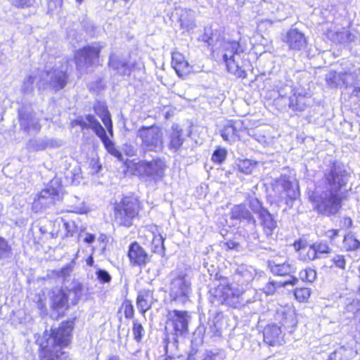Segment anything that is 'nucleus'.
I'll return each mask as SVG.
<instances>
[{
    "instance_id": "obj_1",
    "label": "nucleus",
    "mask_w": 360,
    "mask_h": 360,
    "mask_svg": "<svg viewBox=\"0 0 360 360\" xmlns=\"http://www.w3.org/2000/svg\"><path fill=\"white\" fill-rule=\"evenodd\" d=\"M72 329L73 322L65 321L58 328L51 329L50 333L46 330L41 339L38 340L41 360H71L62 349L70 344Z\"/></svg>"
},
{
    "instance_id": "obj_2",
    "label": "nucleus",
    "mask_w": 360,
    "mask_h": 360,
    "mask_svg": "<svg viewBox=\"0 0 360 360\" xmlns=\"http://www.w3.org/2000/svg\"><path fill=\"white\" fill-rule=\"evenodd\" d=\"M67 63L62 64L60 68L56 67L50 69L48 66L46 70L40 73L29 75L25 77L22 89L25 93L31 92L34 89V84L39 89H46L48 86L57 91L63 89L68 81Z\"/></svg>"
},
{
    "instance_id": "obj_3",
    "label": "nucleus",
    "mask_w": 360,
    "mask_h": 360,
    "mask_svg": "<svg viewBox=\"0 0 360 360\" xmlns=\"http://www.w3.org/2000/svg\"><path fill=\"white\" fill-rule=\"evenodd\" d=\"M72 124L80 126L82 129H91L101 139L107 151L118 160H122V153L116 148L114 142L107 136L105 129L94 115H87L85 117H79L72 121Z\"/></svg>"
},
{
    "instance_id": "obj_4",
    "label": "nucleus",
    "mask_w": 360,
    "mask_h": 360,
    "mask_svg": "<svg viewBox=\"0 0 360 360\" xmlns=\"http://www.w3.org/2000/svg\"><path fill=\"white\" fill-rule=\"evenodd\" d=\"M319 212L330 216L338 213L341 207V198L339 192L332 191H320L316 189L310 197Z\"/></svg>"
},
{
    "instance_id": "obj_5",
    "label": "nucleus",
    "mask_w": 360,
    "mask_h": 360,
    "mask_svg": "<svg viewBox=\"0 0 360 360\" xmlns=\"http://www.w3.org/2000/svg\"><path fill=\"white\" fill-rule=\"evenodd\" d=\"M136 136L141 140V146L143 150L158 152L162 150L164 133L161 127L142 126L138 129Z\"/></svg>"
},
{
    "instance_id": "obj_6",
    "label": "nucleus",
    "mask_w": 360,
    "mask_h": 360,
    "mask_svg": "<svg viewBox=\"0 0 360 360\" xmlns=\"http://www.w3.org/2000/svg\"><path fill=\"white\" fill-rule=\"evenodd\" d=\"M139 201L131 197H124L114 208V221L119 226L129 227L138 214Z\"/></svg>"
},
{
    "instance_id": "obj_7",
    "label": "nucleus",
    "mask_w": 360,
    "mask_h": 360,
    "mask_svg": "<svg viewBox=\"0 0 360 360\" xmlns=\"http://www.w3.org/2000/svg\"><path fill=\"white\" fill-rule=\"evenodd\" d=\"M240 46L236 41H227L224 44L223 59L226 63L227 70L229 72L239 78H245L246 72L239 65L240 58Z\"/></svg>"
},
{
    "instance_id": "obj_8",
    "label": "nucleus",
    "mask_w": 360,
    "mask_h": 360,
    "mask_svg": "<svg viewBox=\"0 0 360 360\" xmlns=\"http://www.w3.org/2000/svg\"><path fill=\"white\" fill-rule=\"evenodd\" d=\"M169 295L176 301L184 303L191 291V283L188 276L184 271L171 272Z\"/></svg>"
},
{
    "instance_id": "obj_9",
    "label": "nucleus",
    "mask_w": 360,
    "mask_h": 360,
    "mask_svg": "<svg viewBox=\"0 0 360 360\" xmlns=\"http://www.w3.org/2000/svg\"><path fill=\"white\" fill-rule=\"evenodd\" d=\"M278 100H285L288 105L293 110L303 111L309 105L311 98L303 89H295L291 86L285 85L278 90Z\"/></svg>"
},
{
    "instance_id": "obj_10",
    "label": "nucleus",
    "mask_w": 360,
    "mask_h": 360,
    "mask_svg": "<svg viewBox=\"0 0 360 360\" xmlns=\"http://www.w3.org/2000/svg\"><path fill=\"white\" fill-rule=\"evenodd\" d=\"M326 189L333 192H339L348 181V176L340 165L333 163L328 171L325 172Z\"/></svg>"
},
{
    "instance_id": "obj_11",
    "label": "nucleus",
    "mask_w": 360,
    "mask_h": 360,
    "mask_svg": "<svg viewBox=\"0 0 360 360\" xmlns=\"http://www.w3.org/2000/svg\"><path fill=\"white\" fill-rule=\"evenodd\" d=\"M103 47L100 43H95L77 51L75 56L77 68L81 70L95 63Z\"/></svg>"
},
{
    "instance_id": "obj_12",
    "label": "nucleus",
    "mask_w": 360,
    "mask_h": 360,
    "mask_svg": "<svg viewBox=\"0 0 360 360\" xmlns=\"http://www.w3.org/2000/svg\"><path fill=\"white\" fill-rule=\"evenodd\" d=\"M190 316L187 311L174 310L168 314L166 329L171 327L176 335H182L188 331Z\"/></svg>"
},
{
    "instance_id": "obj_13",
    "label": "nucleus",
    "mask_w": 360,
    "mask_h": 360,
    "mask_svg": "<svg viewBox=\"0 0 360 360\" xmlns=\"http://www.w3.org/2000/svg\"><path fill=\"white\" fill-rule=\"evenodd\" d=\"M137 168L143 174L150 177L155 181H158L162 179L165 176L166 164L161 159H156L150 162L141 161L138 163Z\"/></svg>"
},
{
    "instance_id": "obj_14",
    "label": "nucleus",
    "mask_w": 360,
    "mask_h": 360,
    "mask_svg": "<svg viewBox=\"0 0 360 360\" xmlns=\"http://www.w3.org/2000/svg\"><path fill=\"white\" fill-rule=\"evenodd\" d=\"M247 128L241 120L228 121L221 130V136L225 141L233 143L240 139Z\"/></svg>"
},
{
    "instance_id": "obj_15",
    "label": "nucleus",
    "mask_w": 360,
    "mask_h": 360,
    "mask_svg": "<svg viewBox=\"0 0 360 360\" xmlns=\"http://www.w3.org/2000/svg\"><path fill=\"white\" fill-rule=\"evenodd\" d=\"M62 191L61 185L57 180L51 181L39 194V201L41 204H53L60 199Z\"/></svg>"
},
{
    "instance_id": "obj_16",
    "label": "nucleus",
    "mask_w": 360,
    "mask_h": 360,
    "mask_svg": "<svg viewBox=\"0 0 360 360\" xmlns=\"http://www.w3.org/2000/svg\"><path fill=\"white\" fill-rule=\"evenodd\" d=\"M167 136L168 148L175 153L179 151L185 140L183 135V129L179 124H173L167 131Z\"/></svg>"
},
{
    "instance_id": "obj_17",
    "label": "nucleus",
    "mask_w": 360,
    "mask_h": 360,
    "mask_svg": "<svg viewBox=\"0 0 360 360\" xmlns=\"http://www.w3.org/2000/svg\"><path fill=\"white\" fill-rule=\"evenodd\" d=\"M354 77L350 72H337L330 71L326 75L327 84L330 87H347L353 81Z\"/></svg>"
},
{
    "instance_id": "obj_18",
    "label": "nucleus",
    "mask_w": 360,
    "mask_h": 360,
    "mask_svg": "<svg viewBox=\"0 0 360 360\" xmlns=\"http://www.w3.org/2000/svg\"><path fill=\"white\" fill-rule=\"evenodd\" d=\"M213 302V295L216 300L220 303L226 302L228 304L233 305L237 304V300H234V288L229 285H219L216 289L210 290Z\"/></svg>"
},
{
    "instance_id": "obj_19",
    "label": "nucleus",
    "mask_w": 360,
    "mask_h": 360,
    "mask_svg": "<svg viewBox=\"0 0 360 360\" xmlns=\"http://www.w3.org/2000/svg\"><path fill=\"white\" fill-rule=\"evenodd\" d=\"M127 255L133 266L145 265L149 260L148 253L136 242H134L129 245Z\"/></svg>"
},
{
    "instance_id": "obj_20",
    "label": "nucleus",
    "mask_w": 360,
    "mask_h": 360,
    "mask_svg": "<svg viewBox=\"0 0 360 360\" xmlns=\"http://www.w3.org/2000/svg\"><path fill=\"white\" fill-rule=\"evenodd\" d=\"M283 41L290 49L300 51L307 46V39L301 32L296 28L290 29L285 35Z\"/></svg>"
},
{
    "instance_id": "obj_21",
    "label": "nucleus",
    "mask_w": 360,
    "mask_h": 360,
    "mask_svg": "<svg viewBox=\"0 0 360 360\" xmlns=\"http://www.w3.org/2000/svg\"><path fill=\"white\" fill-rule=\"evenodd\" d=\"M264 340L271 346L281 345L283 338L281 328L276 324L268 325L264 330Z\"/></svg>"
},
{
    "instance_id": "obj_22",
    "label": "nucleus",
    "mask_w": 360,
    "mask_h": 360,
    "mask_svg": "<svg viewBox=\"0 0 360 360\" xmlns=\"http://www.w3.org/2000/svg\"><path fill=\"white\" fill-rule=\"evenodd\" d=\"M154 303L153 291L142 289L138 292L136 305L139 311L144 316Z\"/></svg>"
},
{
    "instance_id": "obj_23",
    "label": "nucleus",
    "mask_w": 360,
    "mask_h": 360,
    "mask_svg": "<svg viewBox=\"0 0 360 360\" xmlns=\"http://www.w3.org/2000/svg\"><path fill=\"white\" fill-rule=\"evenodd\" d=\"M231 219L246 221L253 228L256 226V221L250 212L243 204L235 205L231 210Z\"/></svg>"
},
{
    "instance_id": "obj_24",
    "label": "nucleus",
    "mask_w": 360,
    "mask_h": 360,
    "mask_svg": "<svg viewBox=\"0 0 360 360\" xmlns=\"http://www.w3.org/2000/svg\"><path fill=\"white\" fill-rule=\"evenodd\" d=\"M172 64L177 75L181 77L188 75L191 72L192 67L180 53H173Z\"/></svg>"
},
{
    "instance_id": "obj_25",
    "label": "nucleus",
    "mask_w": 360,
    "mask_h": 360,
    "mask_svg": "<svg viewBox=\"0 0 360 360\" xmlns=\"http://www.w3.org/2000/svg\"><path fill=\"white\" fill-rule=\"evenodd\" d=\"M327 37L338 43H345L354 40V36L347 30L342 28L340 30L336 27H331L327 31Z\"/></svg>"
},
{
    "instance_id": "obj_26",
    "label": "nucleus",
    "mask_w": 360,
    "mask_h": 360,
    "mask_svg": "<svg viewBox=\"0 0 360 360\" xmlns=\"http://www.w3.org/2000/svg\"><path fill=\"white\" fill-rule=\"evenodd\" d=\"M276 186L277 188L279 186L282 187L286 196L290 199H295L299 195L297 183L290 181L289 177L286 176H281V178L276 181Z\"/></svg>"
},
{
    "instance_id": "obj_27",
    "label": "nucleus",
    "mask_w": 360,
    "mask_h": 360,
    "mask_svg": "<svg viewBox=\"0 0 360 360\" xmlns=\"http://www.w3.org/2000/svg\"><path fill=\"white\" fill-rule=\"evenodd\" d=\"M109 66L118 72L122 75H127L130 74V68L126 60L121 58L119 56L112 53L110 56Z\"/></svg>"
},
{
    "instance_id": "obj_28",
    "label": "nucleus",
    "mask_w": 360,
    "mask_h": 360,
    "mask_svg": "<svg viewBox=\"0 0 360 360\" xmlns=\"http://www.w3.org/2000/svg\"><path fill=\"white\" fill-rule=\"evenodd\" d=\"M259 217L261 220V224L263 226L264 233L266 236H271L273 231L276 227V221L273 219L272 215L266 209H262L259 211Z\"/></svg>"
},
{
    "instance_id": "obj_29",
    "label": "nucleus",
    "mask_w": 360,
    "mask_h": 360,
    "mask_svg": "<svg viewBox=\"0 0 360 360\" xmlns=\"http://www.w3.org/2000/svg\"><path fill=\"white\" fill-rule=\"evenodd\" d=\"M20 124L25 131H30L32 129L39 131L40 129V124L39 120L35 117L32 113H22L19 112Z\"/></svg>"
},
{
    "instance_id": "obj_30",
    "label": "nucleus",
    "mask_w": 360,
    "mask_h": 360,
    "mask_svg": "<svg viewBox=\"0 0 360 360\" xmlns=\"http://www.w3.org/2000/svg\"><path fill=\"white\" fill-rule=\"evenodd\" d=\"M356 354L357 352L353 347L341 346L330 354L328 360H350Z\"/></svg>"
},
{
    "instance_id": "obj_31",
    "label": "nucleus",
    "mask_w": 360,
    "mask_h": 360,
    "mask_svg": "<svg viewBox=\"0 0 360 360\" xmlns=\"http://www.w3.org/2000/svg\"><path fill=\"white\" fill-rule=\"evenodd\" d=\"M84 287L80 283L74 282L71 288L65 289L68 302L73 305L77 304L84 294Z\"/></svg>"
},
{
    "instance_id": "obj_32",
    "label": "nucleus",
    "mask_w": 360,
    "mask_h": 360,
    "mask_svg": "<svg viewBox=\"0 0 360 360\" xmlns=\"http://www.w3.org/2000/svg\"><path fill=\"white\" fill-rule=\"evenodd\" d=\"M272 274L277 276H285L295 272V268L288 262L283 264H276L271 262L269 264Z\"/></svg>"
},
{
    "instance_id": "obj_33",
    "label": "nucleus",
    "mask_w": 360,
    "mask_h": 360,
    "mask_svg": "<svg viewBox=\"0 0 360 360\" xmlns=\"http://www.w3.org/2000/svg\"><path fill=\"white\" fill-rule=\"evenodd\" d=\"M65 290H57L53 292L52 307L55 309H63L68 307V299Z\"/></svg>"
},
{
    "instance_id": "obj_34",
    "label": "nucleus",
    "mask_w": 360,
    "mask_h": 360,
    "mask_svg": "<svg viewBox=\"0 0 360 360\" xmlns=\"http://www.w3.org/2000/svg\"><path fill=\"white\" fill-rule=\"evenodd\" d=\"M298 283V279L295 277H292L291 280H288L284 282H276L270 281L266 284L264 287L263 290L266 295H273L276 288L279 287H285L288 285H295Z\"/></svg>"
},
{
    "instance_id": "obj_35",
    "label": "nucleus",
    "mask_w": 360,
    "mask_h": 360,
    "mask_svg": "<svg viewBox=\"0 0 360 360\" xmlns=\"http://www.w3.org/2000/svg\"><path fill=\"white\" fill-rule=\"evenodd\" d=\"M262 11H259V15L265 16L264 18L262 19V21H267L271 23L278 20V18L275 16L276 12L275 7L271 4L264 2L262 4Z\"/></svg>"
},
{
    "instance_id": "obj_36",
    "label": "nucleus",
    "mask_w": 360,
    "mask_h": 360,
    "mask_svg": "<svg viewBox=\"0 0 360 360\" xmlns=\"http://www.w3.org/2000/svg\"><path fill=\"white\" fill-rule=\"evenodd\" d=\"M236 274L242 278L243 282L247 283L252 281L256 275L255 270L252 266L246 265L240 266L236 270Z\"/></svg>"
},
{
    "instance_id": "obj_37",
    "label": "nucleus",
    "mask_w": 360,
    "mask_h": 360,
    "mask_svg": "<svg viewBox=\"0 0 360 360\" xmlns=\"http://www.w3.org/2000/svg\"><path fill=\"white\" fill-rule=\"evenodd\" d=\"M257 165V162L245 159L240 160L236 164L238 170L245 174H250Z\"/></svg>"
},
{
    "instance_id": "obj_38",
    "label": "nucleus",
    "mask_w": 360,
    "mask_h": 360,
    "mask_svg": "<svg viewBox=\"0 0 360 360\" xmlns=\"http://www.w3.org/2000/svg\"><path fill=\"white\" fill-rule=\"evenodd\" d=\"M184 14H182L180 18L181 27L189 31L195 27L193 12L188 10Z\"/></svg>"
},
{
    "instance_id": "obj_39",
    "label": "nucleus",
    "mask_w": 360,
    "mask_h": 360,
    "mask_svg": "<svg viewBox=\"0 0 360 360\" xmlns=\"http://www.w3.org/2000/svg\"><path fill=\"white\" fill-rule=\"evenodd\" d=\"M96 114L101 118L102 122L105 126L109 134L112 136V123L110 118V113L105 107H102L101 112H99L96 109Z\"/></svg>"
},
{
    "instance_id": "obj_40",
    "label": "nucleus",
    "mask_w": 360,
    "mask_h": 360,
    "mask_svg": "<svg viewBox=\"0 0 360 360\" xmlns=\"http://www.w3.org/2000/svg\"><path fill=\"white\" fill-rule=\"evenodd\" d=\"M343 246L347 250H355L360 248V241L352 234H347L345 236Z\"/></svg>"
},
{
    "instance_id": "obj_41",
    "label": "nucleus",
    "mask_w": 360,
    "mask_h": 360,
    "mask_svg": "<svg viewBox=\"0 0 360 360\" xmlns=\"http://www.w3.org/2000/svg\"><path fill=\"white\" fill-rule=\"evenodd\" d=\"M151 250L153 252L164 255V239L160 235H157L153 237L151 243Z\"/></svg>"
},
{
    "instance_id": "obj_42",
    "label": "nucleus",
    "mask_w": 360,
    "mask_h": 360,
    "mask_svg": "<svg viewBox=\"0 0 360 360\" xmlns=\"http://www.w3.org/2000/svg\"><path fill=\"white\" fill-rule=\"evenodd\" d=\"M301 259L304 261H312L316 259L320 258L315 251L314 245H311L307 250L305 249L304 252H301L300 255Z\"/></svg>"
},
{
    "instance_id": "obj_43",
    "label": "nucleus",
    "mask_w": 360,
    "mask_h": 360,
    "mask_svg": "<svg viewBox=\"0 0 360 360\" xmlns=\"http://www.w3.org/2000/svg\"><path fill=\"white\" fill-rule=\"evenodd\" d=\"M310 295L311 290L307 288H296L294 292V295L296 300L300 302L307 301Z\"/></svg>"
},
{
    "instance_id": "obj_44",
    "label": "nucleus",
    "mask_w": 360,
    "mask_h": 360,
    "mask_svg": "<svg viewBox=\"0 0 360 360\" xmlns=\"http://www.w3.org/2000/svg\"><path fill=\"white\" fill-rule=\"evenodd\" d=\"M300 278L303 281H307V282H313L316 278V272L315 270L309 268L306 269L304 270H302L299 274Z\"/></svg>"
},
{
    "instance_id": "obj_45",
    "label": "nucleus",
    "mask_w": 360,
    "mask_h": 360,
    "mask_svg": "<svg viewBox=\"0 0 360 360\" xmlns=\"http://www.w3.org/2000/svg\"><path fill=\"white\" fill-rule=\"evenodd\" d=\"M48 146V141L44 139L31 140L28 143V147L33 150H44Z\"/></svg>"
},
{
    "instance_id": "obj_46",
    "label": "nucleus",
    "mask_w": 360,
    "mask_h": 360,
    "mask_svg": "<svg viewBox=\"0 0 360 360\" xmlns=\"http://www.w3.org/2000/svg\"><path fill=\"white\" fill-rule=\"evenodd\" d=\"M122 309L126 319H132L134 314V306L130 300H126L122 303Z\"/></svg>"
},
{
    "instance_id": "obj_47",
    "label": "nucleus",
    "mask_w": 360,
    "mask_h": 360,
    "mask_svg": "<svg viewBox=\"0 0 360 360\" xmlns=\"http://www.w3.org/2000/svg\"><path fill=\"white\" fill-rule=\"evenodd\" d=\"M313 245L315 248V251H316L317 255L320 256V258L323 255L329 254L331 252V248L326 243H313Z\"/></svg>"
},
{
    "instance_id": "obj_48",
    "label": "nucleus",
    "mask_w": 360,
    "mask_h": 360,
    "mask_svg": "<svg viewBox=\"0 0 360 360\" xmlns=\"http://www.w3.org/2000/svg\"><path fill=\"white\" fill-rule=\"evenodd\" d=\"M227 151L224 148H218L212 154V160L214 162L221 163L226 158Z\"/></svg>"
},
{
    "instance_id": "obj_49",
    "label": "nucleus",
    "mask_w": 360,
    "mask_h": 360,
    "mask_svg": "<svg viewBox=\"0 0 360 360\" xmlns=\"http://www.w3.org/2000/svg\"><path fill=\"white\" fill-rule=\"evenodd\" d=\"M132 331L134 339L137 342H141L142 337L144 335V329L143 326L139 323L137 322V321H134L133 323Z\"/></svg>"
},
{
    "instance_id": "obj_50",
    "label": "nucleus",
    "mask_w": 360,
    "mask_h": 360,
    "mask_svg": "<svg viewBox=\"0 0 360 360\" xmlns=\"http://www.w3.org/2000/svg\"><path fill=\"white\" fill-rule=\"evenodd\" d=\"M11 248L7 241L0 237V260L8 257Z\"/></svg>"
},
{
    "instance_id": "obj_51",
    "label": "nucleus",
    "mask_w": 360,
    "mask_h": 360,
    "mask_svg": "<svg viewBox=\"0 0 360 360\" xmlns=\"http://www.w3.org/2000/svg\"><path fill=\"white\" fill-rule=\"evenodd\" d=\"M73 269V265L69 264L65 265L64 267H63L61 269L56 271V275L62 278H67L70 276V274L72 273Z\"/></svg>"
},
{
    "instance_id": "obj_52",
    "label": "nucleus",
    "mask_w": 360,
    "mask_h": 360,
    "mask_svg": "<svg viewBox=\"0 0 360 360\" xmlns=\"http://www.w3.org/2000/svg\"><path fill=\"white\" fill-rule=\"evenodd\" d=\"M96 274L98 280L102 283H108L111 281V276L105 270L98 269Z\"/></svg>"
},
{
    "instance_id": "obj_53",
    "label": "nucleus",
    "mask_w": 360,
    "mask_h": 360,
    "mask_svg": "<svg viewBox=\"0 0 360 360\" xmlns=\"http://www.w3.org/2000/svg\"><path fill=\"white\" fill-rule=\"evenodd\" d=\"M63 4V0H49V12L53 13L55 11H60Z\"/></svg>"
},
{
    "instance_id": "obj_54",
    "label": "nucleus",
    "mask_w": 360,
    "mask_h": 360,
    "mask_svg": "<svg viewBox=\"0 0 360 360\" xmlns=\"http://www.w3.org/2000/svg\"><path fill=\"white\" fill-rule=\"evenodd\" d=\"M333 264L338 268L344 269L346 265V260L343 255H337L333 258Z\"/></svg>"
},
{
    "instance_id": "obj_55",
    "label": "nucleus",
    "mask_w": 360,
    "mask_h": 360,
    "mask_svg": "<svg viewBox=\"0 0 360 360\" xmlns=\"http://www.w3.org/2000/svg\"><path fill=\"white\" fill-rule=\"evenodd\" d=\"M68 236H72L74 233L76 231V225L73 221H66L63 224Z\"/></svg>"
},
{
    "instance_id": "obj_56",
    "label": "nucleus",
    "mask_w": 360,
    "mask_h": 360,
    "mask_svg": "<svg viewBox=\"0 0 360 360\" xmlns=\"http://www.w3.org/2000/svg\"><path fill=\"white\" fill-rule=\"evenodd\" d=\"M13 6L16 7H25L32 5L33 0H8Z\"/></svg>"
},
{
    "instance_id": "obj_57",
    "label": "nucleus",
    "mask_w": 360,
    "mask_h": 360,
    "mask_svg": "<svg viewBox=\"0 0 360 360\" xmlns=\"http://www.w3.org/2000/svg\"><path fill=\"white\" fill-rule=\"evenodd\" d=\"M91 166V170L90 173L91 174H98L101 169V165L96 160H92L90 162Z\"/></svg>"
},
{
    "instance_id": "obj_58",
    "label": "nucleus",
    "mask_w": 360,
    "mask_h": 360,
    "mask_svg": "<svg viewBox=\"0 0 360 360\" xmlns=\"http://www.w3.org/2000/svg\"><path fill=\"white\" fill-rule=\"evenodd\" d=\"M250 206L252 211L255 212H258L259 214V211L262 209L261 207V203L257 199L251 200L250 202Z\"/></svg>"
},
{
    "instance_id": "obj_59",
    "label": "nucleus",
    "mask_w": 360,
    "mask_h": 360,
    "mask_svg": "<svg viewBox=\"0 0 360 360\" xmlns=\"http://www.w3.org/2000/svg\"><path fill=\"white\" fill-rule=\"evenodd\" d=\"M203 360H223L221 355L214 354L212 352H207Z\"/></svg>"
},
{
    "instance_id": "obj_60",
    "label": "nucleus",
    "mask_w": 360,
    "mask_h": 360,
    "mask_svg": "<svg viewBox=\"0 0 360 360\" xmlns=\"http://www.w3.org/2000/svg\"><path fill=\"white\" fill-rule=\"evenodd\" d=\"M69 211L75 213H82L84 212V207H82V204H79L77 205L72 206Z\"/></svg>"
},
{
    "instance_id": "obj_61",
    "label": "nucleus",
    "mask_w": 360,
    "mask_h": 360,
    "mask_svg": "<svg viewBox=\"0 0 360 360\" xmlns=\"http://www.w3.org/2000/svg\"><path fill=\"white\" fill-rule=\"evenodd\" d=\"M96 237L94 234L91 233H86L85 238H84V241L86 243H92L95 241Z\"/></svg>"
},
{
    "instance_id": "obj_62",
    "label": "nucleus",
    "mask_w": 360,
    "mask_h": 360,
    "mask_svg": "<svg viewBox=\"0 0 360 360\" xmlns=\"http://www.w3.org/2000/svg\"><path fill=\"white\" fill-rule=\"evenodd\" d=\"M225 245L228 249H235L238 247L239 244L235 241L229 240L225 243Z\"/></svg>"
},
{
    "instance_id": "obj_63",
    "label": "nucleus",
    "mask_w": 360,
    "mask_h": 360,
    "mask_svg": "<svg viewBox=\"0 0 360 360\" xmlns=\"http://www.w3.org/2000/svg\"><path fill=\"white\" fill-rule=\"evenodd\" d=\"M243 292L242 290L238 288H234V300H237V303L239 302V298L243 295Z\"/></svg>"
},
{
    "instance_id": "obj_64",
    "label": "nucleus",
    "mask_w": 360,
    "mask_h": 360,
    "mask_svg": "<svg viewBox=\"0 0 360 360\" xmlns=\"http://www.w3.org/2000/svg\"><path fill=\"white\" fill-rule=\"evenodd\" d=\"M125 153L128 156H134L135 155V150L133 147L129 146L128 149L125 150Z\"/></svg>"
}]
</instances>
